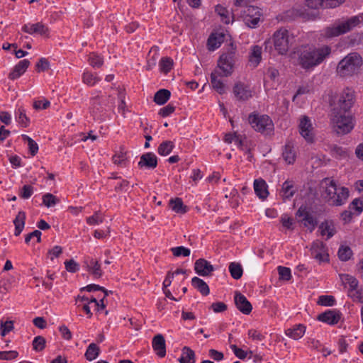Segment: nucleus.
<instances>
[{
    "mask_svg": "<svg viewBox=\"0 0 363 363\" xmlns=\"http://www.w3.org/2000/svg\"><path fill=\"white\" fill-rule=\"evenodd\" d=\"M295 194L291 182L286 181L282 185V197L284 199H291Z\"/></svg>",
    "mask_w": 363,
    "mask_h": 363,
    "instance_id": "obj_40",
    "label": "nucleus"
},
{
    "mask_svg": "<svg viewBox=\"0 0 363 363\" xmlns=\"http://www.w3.org/2000/svg\"><path fill=\"white\" fill-rule=\"evenodd\" d=\"M228 269L230 274L233 279H239L242 277L243 269L240 263L235 262H230Z\"/></svg>",
    "mask_w": 363,
    "mask_h": 363,
    "instance_id": "obj_37",
    "label": "nucleus"
},
{
    "mask_svg": "<svg viewBox=\"0 0 363 363\" xmlns=\"http://www.w3.org/2000/svg\"><path fill=\"white\" fill-rule=\"evenodd\" d=\"M342 281L350 286V296L353 298H360L361 294L357 290L358 281L353 276L349 274L342 275Z\"/></svg>",
    "mask_w": 363,
    "mask_h": 363,
    "instance_id": "obj_26",
    "label": "nucleus"
},
{
    "mask_svg": "<svg viewBox=\"0 0 363 363\" xmlns=\"http://www.w3.org/2000/svg\"><path fill=\"white\" fill-rule=\"evenodd\" d=\"M46 340L43 336H36L32 342L33 348L36 352H41L45 347Z\"/></svg>",
    "mask_w": 363,
    "mask_h": 363,
    "instance_id": "obj_46",
    "label": "nucleus"
},
{
    "mask_svg": "<svg viewBox=\"0 0 363 363\" xmlns=\"http://www.w3.org/2000/svg\"><path fill=\"white\" fill-rule=\"evenodd\" d=\"M274 49L280 55H285L294 43V35L289 30L281 28L272 36Z\"/></svg>",
    "mask_w": 363,
    "mask_h": 363,
    "instance_id": "obj_6",
    "label": "nucleus"
},
{
    "mask_svg": "<svg viewBox=\"0 0 363 363\" xmlns=\"http://www.w3.org/2000/svg\"><path fill=\"white\" fill-rule=\"evenodd\" d=\"M171 93L167 89H160L156 92L154 101L159 105L164 104L169 99Z\"/></svg>",
    "mask_w": 363,
    "mask_h": 363,
    "instance_id": "obj_36",
    "label": "nucleus"
},
{
    "mask_svg": "<svg viewBox=\"0 0 363 363\" xmlns=\"http://www.w3.org/2000/svg\"><path fill=\"white\" fill-rule=\"evenodd\" d=\"M179 362L180 363H195L194 352L188 347H184Z\"/></svg>",
    "mask_w": 363,
    "mask_h": 363,
    "instance_id": "obj_32",
    "label": "nucleus"
},
{
    "mask_svg": "<svg viewBox=\"0 0 363 363\" xmlns=\"http://www.w3.org/2000/svg\"><path fill=\"white\" fill-rule=\"evenodd\" d=\"M363 65V60L357 52H350L337 64L336 73L340 77H349L357 74Z\"/></svg>",
    "mask_w": 363,
    "mask_h": 363,
    "instance_id": "obj_5",
    "label": "nucleus"
},
{
    "mask_svg": "<svg viewBox=\"0 0 363 363\" xmlns=\"http://www.w3.org/2000/svg\"><path fill=\"white\" fill-rule=\"evenodd\" d=\"M103 222V218L101 216V213L99 211H96L94 214L91 216H89L86 218V223L89 225H98Z\"/></svg>",
    "mask_w": 363,
    "mask_h": 363,
    "instance_id": "obj_54",
    "label": "nucleus"
},
{
    "mask_svg": "<svg viewBox=\"0 0 363 363\" xmlns=\"http://www.w3.org/2000/svg\"><path fill=\"white\" fill-rule=\"evenodd\" d=\"M216 11L221 17V21L225 23H229L233 18L228 9L222 6H217Z\"/></svg>",
    "mask_w": 363,
    "mask_h": 363,
    "instance_id": "obj_44",
    "label": "nucleus"
},
{
    "mask_svg": "<svg viewBox=\"0 0 363 363\" xmlns=\"http://www.w3.org/2000/svg\"><path fill=\"white\" fill-rule=\"evenodd\" d=\"M22 30L30 35L37 33L45 36H48L49 33L48 28L42 23L26 24L23 26Z\"/></svg>",
    "mask_w": 363,
    "mask_h": 363,
    "instance_id": "obj_17",
    "label": "nucleus"
},
{
    "mask_svg": "<svg viewBox=\"0 0 363 363\" xmlns=\"http://www.w3.org/2000/svg\"><path fill=\"white\" fill-rule=\"evenodd\" d=\"M157 165V158L152 152H147L140 157L138 166L140 168L155 169Z\"/></svg>",
    "mask_w": 363,
    "mask_h": 363,
    "instance_id": "obj_21",
    "label": "nucleus"
},
{
    "mask_svg": "<svg viewBox=\"0 0 363 363\" xmlns=\"http://www.w3.org/2000/svg\"><path fill=\"white\" fill-rule=\"evenodd\" d=\"M84 265L87 271L95 278H100L102 276L101 265L96 259L93 258L87 259L84 261Z\"/></svg>",
    "mask_w": 363,
    "mask_h": 363,
    "instance_id": "obj_27",
    "label": "nucleus"
},
{
    "mask_svg": "<svg viewBox=\"0 0 363 363\" xmlns=\"http://www.w3.org/2000/svg\"><path fill=\"white\" fill-rule=\"evenodd\" d=\"M306 332V327L303 325H296L293 328H289L286 330V335L295 340L301 339Z\"/></svg>",
    "mask_w": 363,
    "mask_h": 363,
    "instance_id": "obj_29",
    "label": "nucleus"
},
{
    "mask_svg": "<svg viewBox=\"0 0 363 363\" xmlns=\"http://www.w3.org/2000/svg\"><path fill=\"white\" fill-rule=\"evenodd\" d=\"M332 48L328 45H304L294 52V65L306 72H311L323 64L331 55Z\"/></svg>",
    "mask_w": 363,
    "mask_h": 363,
    "instance_id": "obj_1",
    "label": "nucleus"
},
{
    "mask_svg": "<svg viewBox=\"0 0 363 363\" xmlns=\"http://www.w3.org/2000/svg\"><path fill=\"white\" fill-rule=\"evenodd\" d=\"M306 5L310 9H318L320 7H325L324 0H306Z\"/></svg>",
    "mask_w": 363,
    "mask_h": 363,
    "instance_id": "obj_58",
    "label": "nucleus"
},
{
    "mask_svg": "<svg viewBox=\"0 0 363 363\" xmlns=\"http://www.w3.org/2000/svg\"><path fill=\"white\" fill-rule=\"evenodd\" d=\"M49 68V62L45 58H40L36 64V69L38 72L45 71Z\"/></svg>",
    "mask_w": 363,
    "mask_h": 363,
    "instance_id": "obj_63",
    "label": "nucleus"
},
{
    "mask_svg": "<svg viewBox=\"0 0 363 363\" xmlns=\"http://www.w3.org/2000/svg\"><path fill=\"white\" fill-rule=\"evenodd\" d=\"M30 65V61L28 60H21L17 65H15L13 70L9 74V78L11 80L19 78L22 74L25 73L26 69Z\"/></svg>",
    "mask_w": 363,
    "mask_h": 363,
    "instance_id": "obj_25",
    "label": "nucleus"
},
{
    "mask_svg": "<svg viewBox=\"0 0 363 363\" xmlns=\"http://www.w3.org/2000/svg\"><path fill=\"white\" fill-rule=\"evenodd\" d=\"M296 217L298 221L307 228L311 232L313 231L317 224L315 219L302 206L296 212Z\"/></svg>",
    "mask_w": 363,
    "mask_h": 363,
    "instance_id": "obj_15",
    "label": "nucleus"
},
{
    "mask_svg": "<svg viewBox=\"0 0 363 363\" xmlns=\"http://www.w3.org/2000/svg\"><path fill=\"white\" fill-rule=\"evenodd\" d=\"M175 110V107L172 104H168L167 106L162 108L160 110L159 114L162 117H167L172 113Z\"/></svg>",
    "mask_w": 363,
    "mask_h": 363,
    "instance_id": "obj_64",
    "label": "nucleus"
},
{
    "mask_svg": "<svg viewBox=\"0 0 363 363\" xmlns=\"http://www.w3.org/2000/svg\"><path fill=\"white\" fill-rule=\"evenodd\" d=\"M341 318V313L337 310H328L325 313H320L318 319L320 321L326 323L329 325L337 324Z\"/></svg>",
    "mask_w": 363,
    "mask_h": 363,
    "instance_id": "obj_18",
    "label": "nucleus"
},
{
    "mask_svg": "<svg viewBox=\"0 0 363 363\" xmlns=\"http://www.w3.org/2000/svg\"><path fill=\"white\" fill-rule=\"evenodd\" d=\"M248 122L255 131L262 134L269 135L274 130V123L267 115L252 113L248 116Z\"/></svg>",
    "mask_w": 363,
    "mask_h": 363,
    "instance_id": "obj_7",
    "label": "nucleus"
},
{
    "mask_svg": "<svg viewBox=\"0 0 363 363\" xmlns=\"http://www.w3.org/2000/svg\"><path fill=\"white\" fill-rule=\"evenodd\" d=\"M223 40V35L211 34L208 39V50H214L220 47Z\"/></svg>",
    "mask_w": 363,
    "mask_h": 363,
    "instance_id": "obj_41",
    "label": "nucleus"
},
{
    "mask_svg": "<svg viewBox=\"0 0 363 363\" xmlns=\"http://www.w3.org/2000/svg\"><path fill=\"white\" fill-rule=\"evenodd\" d=\"M152 347L160 357H164L166 355L165 340L162 335L157 334L153 337Z\"/></svg>",
    "mask_w": 363,
    "mask_h": 363,
    "instance_id": "obj_22",
    "label": "nucleus"
},
{
    "mask_svg": "<svg viewBox=\"0 0 363 363\" xmlns=\"http://www.w3.org/2000/svg\"><path fill=\"white\" fill-rule=\"evenodd\" d=\"M18 355L17 351H3L0 352V359L2 360H11L16 359Z\"/></svg>",
    "mask_w": 363,
    "mask_h": 363,
    "instance_id": "obj_55",
    "label": "nucleus"
},
{
    "mask_svg": "<svg viewBox=\"0 0 363 363\" xmlns=\"http://www.w3.org/2000/svg\"><path fill=\"white\" fill-rule=\"evenodd\" d=\"M299 134L308 143H313L315 140V130L313 123L310 118L302 116L299 118L298 125Z\"/></svg>",
    "mask_w": 363,
    "mask_h": 363,
    "instance_id": "obj_10",
    "label": "nucleus"
},
{
    "mask_svg": "<svg viewBox=\"0 0 363 363\" xmlns=\"http://www.w3.org/2000/svg\"><path fill=\"white\" fill-rule=\"evenodd\" d=\"M160 71L164 74L168 73L173 66V60L170 57H162L159 63Z\"/></svg>",
    "mask_w": 363,
    "mask_h": 363,
    "instance_id": "obj_45",
    "label": "nucleus"
},
{
    "mask_svg": "<svg viewBox=\"0 0 363 363\" xmlns=\"http://www.w3.org/2000/svg\"><path fill=\"white\" fill-rule=\"evenodd\" d=\"M62 253V247L56 245L48 251V257L52 262L55 258L59 257Z\"/></svg>",
    "mask_w": 363,
    "mask_h": 363,
    "instance_id": "obj_51",
    "label": "nucleus"
},
{
    "mask_svg": "<svg viewBox=\"0 0 363 363\" xmlns=\"http://www.w3.org/2000/svg\"><path fill=\"white\" fill-rule=\"evenodd\" d=\"M352 255V250L349 247L342 246L338 251V257L342 261H347Z\"/></svg>",
    "mask_w": 363,
    "mask_h": 363,
    "instance_id": "obj_49",
    "label": "nucleus"
},
{
    "mask_svg": "<svg viewBox=\"0 0 363 363\" xmlns=\"http://www.w3.org/2000/svg\"><path fill=\"white\" fill-rule=\"evenodd\" d=\"M65 266L66 270L71 273H74L79 269V264L72 259L65 261Z\"/></svg>",
    "mask_w": 363,
    "mask_h": 363,
    "instance_id": "obj_59",
    "label": "nucleus"
},
{
    "mask_svg": "<svg viewBox=\"0 0 363 363\" xmlns=\"http://www.w3.org/2000/svg\"><path fill=\"white\" fill-rule=\"evenodd\" d=\"M99 347L95 343H91L87 347L84 356L88 361H93L99 357Z\"/></svg>",
    "mask_w": 363,
    "mask_h": 363,
    "instance_id": "obj_34",
    "label": "nucleus"
},
{
    "mask_svg": "<svg viewBox=\"0 0 363 363\" xmlns=\"http://www.w3.org/2000/svg\"><path fill=\"white\" fill-rule=\"evenodd\" d=\"M278 272L281 279L289 281L291 278V269L288 267L279 266Z\"/></svg>",
    "mask_w": 363,
    "mask_h": 363,
    "instance_id": "obj_52",
    "label": "nucleus"
},
{
    "mask_svg": "<svg viewBox=\"0 0 363 363\" xmlns=\"http://www.w3.org/2000/svg\"><path fill=\"white\" fill-rule=\"evenodd\" d=\"M331 125L333 130L339 135H346L354 128L355 120L349 111L333 108L331 113Z\"/></svg>",
    "mask_w": 363,
    "mask_h": 363,
    "instance_id": "obj_3",
    "label": "nucleus"
},
{
    "mask_svg": "<svg viewBox=\"0 0 363 363\" xmlns=\"http://www.w3.org/2000/svg\"><path fill=\"white\" fill-rule=\"evenodd\" d=\"M126 154L125 152L121 151L118 153L115 154L113 156V163L118 165H123L125 163Z\"/></svg>",
    "mask_w": 363,
    "mask_h": 363,
    "instance_id": "obj_57",
    "label": "nucleus"
},
{
    "mask_svg": "<svg viewBox=\"0 0 363 363\" xmlns=\"http://www.w3.org/2000/svg\"><path fill=\"white\" fill-rule=\"evenodd\" d=\"M171 251L175 257H188L190 255V250L183 246L175 247L171 249Z\"/></svg>",
    "mask_w": 363,
    "mask_h": 363,
    "instance_id": "obj_48",
    "label": "nucleus"
},
{
    "mask_svg": "<svg viewBox=\"0 0 363 363\" xmlns=\"http://www.w3.org/2000/svg\"><path fill=\"white\" fill-rule=\"evenodd\" d=\"M13 329V323L11 320L1 321L0 330L1 336H5Z\"/></svg>",
    "mask_w": 363,
    "mask_h": 363,
    "instance_id": "obj_50",
    "label": "nucleus"
},
{
    "mask_svg": "<svg viewBox=\"0 0 363 363\" xmlns=\"http://www.w3.org/2000/svg\"><path fill=\"white\" fill-rule=\"evenodd\" d=\"M223 77L222 73L216 69L211 74V83L213 88L219 94H223L226 92V86L219 77Z\"/></svg>",
    "mask_w": 363,
    "mask_h": 363,
    "instance_id": "obj_20",
    "label": "nucleus"
},
{
    "mask_svg": "<svg viewBox=\"0 0 363 363\" xmlns=\"http://www.w3.org/2000/svg\"><path fill=\"white\" fill-rule=\"evenodd\" d=\"M235 98L239 101H247L252 96L250 86L242 82H238L233 88Z\"/></svg>",
    "mask_w": 363,
    "mask_h": 363,
    "instance_id": "obj_14",
    "label": "nucleus"
},
{
    "mask_svg": "<svg viewBox=\"0 0 363 363\" xmlns=\"http://www.w3.org/2000/svg\"><path fill=\"white\" fill-rule=\"evenodd\" d=\"M16 119L23 127H27L29 124V118L26 116V111L23 107H19L16 111Z\"/></svg>",
    "mask_w": 363,
    "mask_h": 363,
    "instance_id": "obj_39",
    "label": "nucleus"
},
{
    "mask_svg": "<svg viewBox=\"0 0 363 363\" xmlns=\"http://www.w3.org/2000/svg\"><path fill=\"white\" fill-rule=\"evenodd\" d=\"M354 103V91L349 87L344 89L340 96L338 102L334 108L349 111Z\"/></svg>",
    "mask_w": 363,
    "mask_h": 363,
    "instance_id": "obj_12",
    "label": "nucleus"
},
{
    "mask_svg": "<svg viewBox=\"0 0 363 363\" xmlns=\"http://www.w3.org/2000/svg\"><path fill=\"white\" fill-rule=\"evenodd\" d=\"M262 48L259 45H253L249 54L250 65L256 67L262 60Z\"/></svg>",
    "mask_w": 363,
    "mask_h": 363,
    "instance_id": "obj_28",
    "label": "nucleus"
},
{
    "mask_svg": "<svg viewBox=\"0 0 363 363\" xmlns=\"http://www.w3.org/2000/svg\"><path fill=\"white\" fill-rule=\"evenodd\" d=\"M194 269L198 274L205 277L210 275L214 270V267L207 260L199 259L195 262Z\"/></svg>",
    "mask_w": 363,
    "mask_h": 363,
    "instance_id": "obj_19",
    "label": "nucleus"
},
{
    "mask_svg": "<svg viewBox=\"0 0 363 363\" xmlns=\"http://www.w3.org/2000/svg\"><path fill=\"white\" fill-rule=\"evenodd\" d=\"M363 23V14L352 16L349 18L339 20L323 30V35L330 38L337 37L351 31Z\"/></svg>",
    "mask_w": 363,
    "mask_h": 363,
    "instance_id": "obj_4",
    "label": "nucleus"
},
{
    "mask_svg": "<svg viewBox=\"0 0 363 363\" xmlns=\"http://www.w3.org/2000/svg\"><path fill=\"white\" fill-rule=\"evenodd\" d=\"M33 193V187L32 186L24 185L19 193V196L23 199H28L32 196Z\"/></svg>",
    "mask_w": 363,
    "mask_h": 363,
    "instance_id": "obj_53",
    "label": "nucleus"
},
{
    "mask_svg": "<svg viewBox=\"0 0 363 363\" xmlns=\"http://www.w3.org/2000/svg\"><path fill=\"white\" fill-rule=\"evenodd\" d=\"M89 61L90 65L94 67H99L103 65V60L95 53L90 54Z\"/></svg>",
    "mask_w": 363,
    "mask_h": 363,
    "instance_id": "obj_56",
    "label": "nucleus"
},
{
    "mask_svg": "<svg viewBox=\"0 0 363 363\" xmlns=\"http://www.w3.org/2000/svg\"><path fill=\"white\" fill-rule=\"evenodd\" d=\"M191 284L194 287L198 289L202 295L206 296L209 294L210 291L208 286L201 279L195 277L192 279Z\"/></svg>",
    "mask_w": 363,
    "mask_h": 363,
    "instance_id": "obj_33",
    "label": "nucleus"
},
{
    "mask_svg": "<svg viewBox=\"0 0 363 363\" xmlns=\"http://www.w3.org/2000/svg\"><path fill=\"white\" fill-rule=\"evenodd\" d=\"M282 156L287 164H293L296 158V152L294 147L291 144H286L284 147Z\"/></svg>",
    "mask_w": 363,
    "mask_h": 363,
    "instance_id": "obj_30",
    "label": "nucleus"
},
{
    "mask_svg": "<svg viewBox=\"0 0 363 363\" xmlns=\"http://www.w3.org/2000/svg\"><path fill=\"white\" fill-rule=\"evenodd\" d=\"M317 303L323 306H332L335 304V299L333 296L323 295L319 296Z\"/></svg>",
    "mask_w": 363,
    "mask_h": 363,
    "instance_id": "obj_47",
    "label": "nucleus"
},
{
    "mask_svg": "<svg viewBox=\"0 0 363 363\" xmlns=\"http://www.w3.org/2000/svg\"><path fill=\"white\" fill-rule=\"evenodd\" d=\"M234 299L236 307L240 312L246 315L250 313L252 306L244 295L235 291Z\"/></svg>",
    "mask_w": 363,
    "mask_h": 363,
    "instance_id": "obj_16",
    "label": "nucleus"
},
{
    "mask_svg": "<svg viewBox=\"0 0 363 363\" xmlns=\"http://www.w3.org/2000/svg\"><path fill=\"white\" fill-rule=\"evenodd\" d=\"M321 196L330 205L340 206L348 199L350 191L345 186H338L336 182L329 178L322 180L320 184Z\"/></svg>",
    "mask_w": 363,
    "mask_h": 363,
    "instance_id": "obj_2",
    "label": "nucleus"
},
{
    "mask_svg": "<svg viewBox=\"0 0 363 363\" xmlns=\"http://www.w3.org/2000/svg\"><path fill=\"white\" fill-rule=\"evenodd\" d=\"M169 206L172 211L177 213H184L186 212V206L184 205L180 198H176L169 201Z\"/></svg>",
    "mask_w": 363,
    "mask_h": 363,
    "instance_id": "obj_38",
    "label": "nucleus"
},
{
    "mask_svg": "<svg viewBox=\"0 0 363 363\" xmlns=\"http://www.w3.org/2000/svg\"><path fill=\"white\" fill-rule=\"evenodd\" d=\"M351 210H354L357 214L360 213L363 211V201L355 199L350 205Z\"/></svg>",
    "mask_w": 363,
    "mask_h": 363,
    "instance_id": "obj_60",
    "label": "nucleus"
},
{
    "mask_svg": "<svg viewBox=\"0 0 363 363\" xmlns=\"http://www.w3.org/2000/svg\"><path fill=\"white\" fill-rule=\"evenodd\" d=\"M262 16L261 11L259 8L250 6L244 11L243 21L250 28H256L260 21Z\"/></svg>",
    "mask_w": 363,
    "mask_h": 363,
    "instance_id": "obj_11",
    "label": "nucleus"
},
{
    "mask_svg": "<svg viewBox=\"0 0 363 363\" xmlns=\"http://www.w3.org/2000/svg\"><path fill=\"white\" fill-rule=\"evenodd\" d=\"M255 194L262 200H264L269 195L268 186L266 182L262 179H257L253 184Z\"/></svg>",
    "mask_w": 363,
    "mask_h": 363,
    "instance_id": "obj_23",
    "label": "nucleus"
},
{
    "mask_svg": "<svg viewBox=\"0 0 363 363\" xmlns=\"http://www.w3.org/2000/svg\"><path fill=\"white\" fill-rule=\"evenodd\" d=\"M26 222V213L23 211H19L13 220L15 225L14 235L18 236L23 231Z\"/></svg>",
    "mask_w": 363,
    "mask_h": 363,
    "instance_id": "obj_31",
    "label": "nucleus"
},
{
    "mask_svg": "<svg viewBox=\"0 0 363 363\" xmlns=\"http://www.w3.org/2000/svg\"><path fill=\"white\" fill-rule=\"evenodd\" d=\"M321 236H326V240L332 238L336 233V228L333 220L322 222L318 228Z\"/></svg>",
    "mask_w": 363,
    "mask_h": 363,
    "instance_id": "obj_24",
    "label": "nucleus"
},
{
    "mask_svg": "<svg viewBox=\"0 0 363 363\" xmlns=\"http://www.w3.org/2000/svg\"><path fill=\"white\" fill-rule=\"evenodd\" d=\"M230 347L234 352L235 355L239 359H243L247 357V352L238 348L235 345L231 344Z\"/></svg>",
    "mask_w": 363,
    "mask_h": 363,
    "instance_id": "obj_61",
    "label": "nucleus"
},
{
    "mask_svg": "<svg viewBox=\"0 0 363 363\" xmlns=\"http://www.w3.org/2000/svg\"><path fill=\"white\" fill-rule=\"evenodd\" d=\"M107 97L97 95L90 99L89 113L94 121H104L105 120Z\"/></svg>",
    "mask_w": 363,
    "mask_h": 363,
    "instance_id": "obj_9",
    "label": "nucleus"
},
{
    "mask_svg": "<svg viewBox=\"0 0 363 363\" xmlns=\"http://www.w3.org/2000/svg\"><path fill=\"white\" fill-rule=\"evenodd\" d=\"M43 204L47 208L55 206L60 202V199L50 193L45 194L42 197Z\"/></svg>",
    "mask_w": 363,
    "mask_h": 363,
    "instance_id": "obj_42",
    "label": "nucleus"
},
{
    "mask_svg": "<svg viewBox=\"0 0 363 363\" xmlns=\"http://www.w3.org/2000/svg\"><path fill=\"white\" fill-rule=\"evenodd\" d=\"M174 147V144L172 141L164 140L159 145L157 152L161 156H167L169 155Z\"/></svg>",
    "mask_w": 363,
    "mask_h": 363,
    "instance_id": "obj_35",
    "label": "nucleus"
},
{
    "mask_svg": "<svg viewBox=\"0 0 363 363\" xmlns=\"http://www.w3.org/2000/svg\"><path fill=\"white\" fill-rule=\"evenodd\" d=\"M236 60V48L231 45V48L223 52L218 60L217 66L223 77H229L233 74Z\"/></svg>",
    "mask_w": 363,
    "mask_h": 363,
    "instance_id": "obj_8",
    "label": "nucleus"
},
{
    "mask_svg": "<svg viewBox=\"0 0 363 363\" xmlns=\"http://www.w3.org/2000/svg\"><path fill=\"white\" fill-rule=\"evenodd\" d=\"M50 103L47 99H43V101H41V100L35 101L33 102V108L36 110L46 109L47 108H48L50 106Z\"/></svg>",
    "mask_w": 363,
    "mask_h": 363,
    "instance_id": "obj_62",
    "label": "nucleus"
},
{
    "mask_svg": "<svg viewBox=\"0 0 363 363\" xmlns=\"http://www.w3.org/2000/svg\"><path fill=\"white\" fill-rule=\"evenodd\" d=\"M99 80L100 79L96 74L90 72H84L82 76L83 82L91 86L95 85Z\"/></svg>",
    "mask_w": 363,
    "mask_h": 363,
    "instance_id": "obj_43",
    "label": "nucleus"
},
{
    "mask_svg": "<svg viewBox=\"0 0 363 363\" xmlns=\"http://www.w3.org/2000/svg\"><path fill=\"white\" fill-rule=\"evenodd\" d=\"M311 255L319 262H328V254L325 245L320 240H315L311 247Z\"/></svg>",
    "mask_w": 363,
    "mask_h": 363,
    "instance_id": "obj_13",
    "label": "nucleus"
}]
</instances>
